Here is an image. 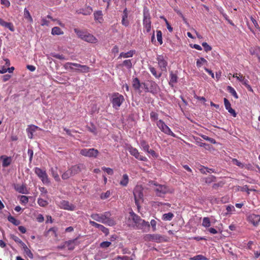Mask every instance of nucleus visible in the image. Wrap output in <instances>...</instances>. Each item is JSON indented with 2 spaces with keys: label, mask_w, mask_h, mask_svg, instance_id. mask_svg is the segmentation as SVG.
Listing matches in <instances>:
<instances>
[{
  "label": "nucleus",
  "mask_w": 260,
  "mask_h": 260,
  "mask_svg": "<svg viewBox=\"0 0 260 260\" xmlns=\"http://www.w3.org/2000/svg\"><path fill=\"white\" fill-rule=\"evenodd\" d=\"M157 127L161 132L165 134L175 137V134L171 130V129L165 124L162 120H159L156 122Z\"/></svg>",
  "instance_id": "nucleus-5"
},
{
  "label": "nucleus",
  "mask_w": 260,
  "mask_h": 260,
  "mask_svg": "<svg viewBox=\"0 0 260 260\" xmlns=\"http://www.w3.org/2000/svg\"><path fill=\"white\" fill-rule=\"evenodd\" d=\"M75 68V71L80 73H88L89 72L90 68L86 65H81L77 63L72 64Z\"/></svg>",
  "instance_id": "nucleus-13"
},
{
  "label": "nucleus",
  "mask_w": 260,
  "mask_h": 260,
  "mask_svg": "<svg viewBox=\"0 0 260 260\" xmlns=\"http://www.w3.org/2000/svg\"><path fill=\"white\" fill-rule=\"evenodd\" d=\"M207 258L205 256H203V255H197L193 257H191L190 258V260H206Z\"/></svg>",
  "instance_id": "nucleus-50"
},
{
  "label": "nucleus",
  "mask_w": 260,
  "mask_h": 260,
  "mask_svg": "<svg viewBox=\"0 0 260 260\" xmlns=\"http://www.w3.org/2000/svg\"><path fill=\"white\" fill-rule=\"evenodd\" d=\"M57 167L51 168L50 169V171L51 172V174H52V176L53 177V178H54L55 181H59L60 179L59 176L57 173Z\"/></svg>",
  "instance_id": "nucleus-25"
},
{
  "label": "nucleus",
  "mask_w": 260,
  "mask_h": 260,
  "mask_svg": "<svg viewBox=\"0 0 260 260\" xmlns=\"http://www.w3.org/2000/svg\"><path fill=\"white\" fill-rule=\"evenodd\" d=\"M140 146L142 149L145 152L148 151L149 149V144L145 140H144L140 141Z\"/></svg>",
  "instance_id": "nucleus-27"
},
{
  "label": "nucleus",
  "mask_w": 260,
  "mask_h": 260,
  "mask_svg": "<svg viewBox=\"0 0 260 260\" xmlns=\"http://www.w3.org/2000/svg\"><path fill=\"white\" fill-rule=\"evenodd\" d=\"M15 189L19 193H21L22 194L27 193L26 188L23 185L17 186V187H15Z\"/></svg>",
  "instance_id": "nucleus-35"
},
{
  "label": "nucleus",
  "mask_w": 260,
  "mask_h": 260,
  "mask_svg": "<svg viewBox=\"0 0 260 260\" xmlns=\"http://www.w3.org/2000/svg\"><path fill=\"white\" fill-rule=\"evenodd\" d=\"M124 101L123 96L117 92L113 93L111 96L112 106L116 110L119 109Z\"/></svg>",
  "instance_id": "nucleus-4"
},
{
  "label": "nucleus",
  "mask_w": 260,
  "mask_h": 260,
  "mask_svg": "<svg viewBox=\"0 0 260 260\" xmlns=\"http://www.w3.org/2000/svg\"><path fill=\"white\" fill-rule=\"evenodd\" d=\"M174 216V215L171 212H169L168 213L164 214L162 215V219L165 220H170L172 219L173 217Z\"/></svg>",
  "instance_id": "nucleus-45"
},
{
  "label": "nucleus",
  "mask_w": 260,
  "mask_h": 260,
  "mask_svg": "<svg viewBox=\"0 0 260 260\" xmlns=\"http://www.w3.org/2000/svg\"><path fill=\"white\" fill-rule=\"evenodd\" d=\"M224 104L226 110L228 111V112L234 117H236L237 116V113L232 108L231 104L229 100L224 98Z\"/></svg>",
  "instance_id": "nucleus-17"
},
{
  "label": "nucleus",
  "mask_w": 260,
  "mask_h": 260,
  "mask_svg": "<svg viewBox=\"0 0 260 260\" xmlns=\"http://www.w3.org/2000/svg\"><path fill=\"white\" fill-rule=\"evenodd\" d=\"M248 219L254 226H257L258 222H260V215L252 214L249 216Z\"/></svg>",
  "instance_id": "nucleus-18"
},
{
  "label": "nucleus",
  "mask_w": 260,
  "mask_h": 260,
  "mask_svg": "<svg viewBox=\"0 0 260 260\" xmlns=\"http://www.w3.org/2000/svg\"><path fill=\"white\" fill-rule=\"evenodd\" d=\"M149 92L153 94L157 92L159 88L155 82L153 81H149Z\"/></svg>",
  "instance_id": "nucleus-21"
},
{
  "label": "nucleus",
  "mask_w": 260,
  "mask_h": 260,
  "mask_svg": "<svg viewBox=\"0 0 260 260\" xmlns=\"http://www.w3.org/2000/svg\"><path fill=\"white\" fill-rule=\"evenodd\" d=\"M101 216L103 217V223L110 226L114 225L115 221L111 218V213L109 212H106L103 214H101Z\"/></svg>",
  "instance_id": "nucleus-12"
},
{
  "label": "nucleus",
  "mask_w": 260,
  "mask_h": 260,
  "mask_svg": "<svg viewBox=\"0 0 260 260\" xmlns=\"http://www.w3.org/2000/svg\"><path fill=\"white\" fill-rule=\"evenodd\" d=\"M51 34L53 35H60L63 34V32L60 27L55 26L52 28Z\"/></svg>",
  "instance_id": "nucleus-28"
},
{
  "label": "nucleus",
  "mask_w": 260,
  "mask_h": 260,
  "mask_svg": "<svg viewBox=\"0 0 260 260\" xmlns=\"http://www.w3.org/2000/svg\"><path fill=\"white\" fill-rule=\"evenodd\" d=\"M72 64H74V62H68L64 64L63 67L67 70L75 71V68Z\"/></svg>",
  "instance_id": "nucleus-38"
},
{
  "label": "nucleus",
  "mask_w": 260,
  "mask_h": 260,
  "mask_svg": "<svg viewBox=\"0 0 260 260\" xmlns=\"http://www.w3.org/2000/svg\"><path fill=\"white\" fill-rule=\"evenodd\" d=\"M111 244V243L109 241H104L102 242L100 244V246L102 248H107Z\"/></svg>",
  "instance_id": "nucleus-62"
},
{
  "label": "nucleus",
  "mask_w": 260,
  "mask_h": 260,
  "mask_svg": "<svg viewBox=\"0 0 260 260\" xmlns=\"http://www.w3.org/2000/svg\"><path fill=\"white\" fill-rule=\"evenodd\" d=\"M99 152L94 148H84L80 150V154L86 157L95 158L98 156Z\"/></svg>",
  "instance_id": "nucleus-7"
},
{
  "label": "nucleus",
  "mask_w": 260,
  "mask_h": 260,
  "mask_svg": "<svg viewBox=\"0 0 260 260\" xmlns=\"http://www.w3.org/2000/svg\"><path fill=\"white\" fill-rule=\"evenodd\" d=\"M24 18L27 19L30 23L32 22V18L31 16L29 11L26 8H25L24 10Z\"/></svg>",
  "instance_id": "nucleus-34"
},
{
  "label": "nucleus",
  "mask_w": 260,
  "mask_h": 260,
  "mask_svg": "<svg viewBox=\"0 0 260 260\" xmlns=\"http://www.w3.org/2000/svg\"><path fill=\"white\" fill-rule=\"evenodd\" d=\"M38 129L41 130L40 127L36 125L33 124L29 125L27 128L26 129L28 137L30 139H32L34 133H35Z\"/></svg>",
  "instance_id": "nucleus-14"
},
{
  "label": "nucleus",
  "mask_w": 260,
  "mask_h": 260,
  "mask_svg": "<svg viewBox=\"0 0 260 260\" xmlns=\"http://www.w3.org/2000/svg\"><path fill=\"white\" fill-rule=\"evenodd\" d=\"M202 137L206 141H208L210 142H211V143H213V144H215L216 143V141L215 140L212 138H210L207 136H205V135H202Z\"/></svg>",
  "instance_id": "nucleus-57"
},
{
  "label": "nucleus",
  "mask_w": 260,
  "mask_h": 260,
  "mask_svg": "<svg viewBox=\"0 0 260 260\" xmlns=\"http://www.w3.org/2000/svg\"><path fill=\"white\" fill-rule=\"evenodd\" d=\"M91 217L93 219L98 222L103 223V217H102L101 214H93L91 215Z\"/></svg>",
  "instance_id": "nucleus-42"
},
{
  "label": "nucleus",
  "mask_w": 260,
  "mask_h": 260,
  "mask_svg": "<svg viewBox=\"0 0 260 260\" xmlns=\"http://www.w3.org/2000/svg\"><path fill=\"white\" fill-rule=\"evenodd\" d=\"M147 153L150 154L153 157L157 158L158 156V155L153 150L148 149V151L146 152Z\"/></svg>",
  "instance_id": "nucleus-61"
},
{
  "label": "nucleus",
  "mask_w": 260,
  "mask_h": 260,
  "mask_svg": "<svg viewBox=\"0 0 260 260\" xmlns=\"http://www.w3.org/2000/svg\"><path fill=\"white\" fill-rule=\"evenodd\" d=\"M167 58L162 55H158L156 57V60L158 62V67L161 72L167 71L168 66Z\"/></svg>",
  "instance_id": "nucleus-10"
},
{
  "label": "nucleus",
  "mask_w": 260,
  "mask_h": 260,
  "mask_svg": "<svg viewBox=\"0 0 260 260\" xmlns=\"http://www.w3.org/2000/svg\"><path fill=\"white\" fill-rule=\"evenodd\" d=\"M102 169L105 171L108 175H112L113 174V171L112 169L110 168L103 167Z\"/></svg>",
  "instance_id": "nucleus-58"
},
{
  "label": "nucleus",
  "mask_w": 260,
  "mask_h": 260,
  "mask_svg": "<svg viewBox=\"0 0 260 260\" xmlns=\"http://www.w3.org/2000/svg\"><path fill=\"white\" fill-rule=\"evenodd\" d=\"M234 164L237 165L241 168H244V164L239 161L238 159L234 158L232 160Z\"/></svg>",
  "instance_id": "nucleus-53"
},
{
  "label": "nucleus",
  "mask_w": 260,
  "mask_h": 260,
  "mask_svg": "<svg viewBox=\"0 0 260 260\" xmlns=\"http://www.w3.org/2000/svg\"><path fill=\"white\" fill-rule=\"evenodd\" d=\"M202 225L205 228H209L211 225V221L209 217L203 218Z\"/></svg>",
  "instance_id": "nucleus-41"
},
{
  "label": "nucleus",
  "mask_w": 260,
  "mask_h": 260,
  "mask_svg": "<svg viewBox=\"0 0 260 260\" xmlns=\"http://www.w3.org/2000/svg\"><path fill=\"white\" fill-rule=\"evenodd\" d=\"M84 168V165L82 164H79L78 165H74L72 166L70 169V171L72 176H74L76 174L80 173L82 169Z\"/></svg>",
  "instance_id": "nucleus-16"
},
{
  "label": "nucleus",
  "mask_w": 260,
  "mask_h": 260,
  "mask_svg": "<svg viewBox=\"0 0 260 260\" xmlns=\"http://www.w3.org/2000/svg\"><path fill=\"white\" fill-rule=\"evenodd\" d=\"M207 61L203 57H201L197 61V66L198 68L201 67L204 64H207Z\"/></svg>",
  "instance_id": "nucleus-44"
},
{
  "label": "nucleus",
  "mask_w": 260,
  "mask_h": 260,
  "mask_svg": "<svg viewBox=\"0 0 260 260\" xmlns=\"http://www.w3.org/2000/svg\"><path fill=\"white\" fill-rule=\"evenodd\" d=\"M129 182V177L126 174L122 175V179L120 180L119 184L122 186H126Z\"/></svg>",
  "instance_id": "nucleus-24"
},
{
  "label": "nucleus",
  "mask_w": 260,
  "mask_h": 260,
  "mask_svg": "<svg viewBox=\"0 0 260 260\" xmlns=\"http://www.w3.org/2000/svg\"><path fill=\"white\" fill-rule=\"evenodd\" d=\"M11 238L12 239H13L14 241H15L16 242L18 243H22V241L16 236H15L14 235H11Z\"/></svg>",
  "instance_id": "nucleus-64"
},
{
  "label": "nucleus",
  "mask_w": 260,
  "mask_h": 260,
  "mask_svg": "<svg viewBox=\"0 0 260 260\" xmlns=\"http://www.w3.org/2000/svg\"><path fill=\"white\" fill-rule=\"evenodd\" d=\"M83 40L91 43H94L96 42V39L92 35L88 32L86 33Z\"/></svg>",
  "instance_id": "nucleus-23"
},
{
  "label": "nucleus",
  "mask_w": 260,
  "mask_h": 260,
  "mask_svg": "<svg viewBox=\"0 0 260 260\" xmlns=\"http://www.w3.org/2000/svg\"><path fill=\"white\" fill-rule=\"evenodd\" d=\"M178 81V76L176 73H174L172 71L170 72V81L169 85L171 87H174V84Z\"/></svg>",
  "instance_id": "nucleus-19"
},
{
  "label": "nucleus",
  "mask_w": 260,
  "mask_h": 260,
  "mask_svg": "<svg viewBox=\"0 0 260 260\" xmlns=\"http://www.w3.org/2000/svg\"><path fill=\"white\" fill-rule=\"evenodd\" d=\"M133 194L135 199V202L138 210L141 206L140 204L144 200L143 188L141 185H137L134 189Z\"/></svg>",
  "instance_id": "nucleus-2"
},
{
  "label": "nucleus",
  "mask_w": 260,
  "mask_h": 260,
  "mask_svg": "<svg viewBox=\"0 0 260 260\" xmlns=\"http://www.w3.org/2000/svg\"><path fill=\"white\" fill-rule=\"evenodd\" d=\"M150 117L152 121H156L158 119V115L157 113L152 111L150 114Z\"/></svg>",
  "instance_id": "nucleus-51"
},
{
  "label": "nucleus",
  "mask_w": 260,
  "mask_h": 260,
  "mask_svg": "<svg viewBox=\"0 0 260 260\" xmlns=\"http://www.w3.org/2000/svg\"><path fill=\"white\" fill-rule=\"evenodd\" d=\"M154 185L156 186L154 190L156 196L158 197H163L169 191V189L166 185L157 184L156 183H154Z\"/></svg>",
  "instance_id": "nucleus-11"
},
{
  "label": "nucleus",
  "mask_w": 260,
  "mask_h": 260,
  "mask_svg": "<svg viewBox=\"0 0 260 260\" xmlns=\"http://www.w3.org/2000/svg\"><path fill=\"white\" fill-rule=\"evenodd\" d=\"M128 221H132V225L137 228H149L150 224L148 222L145 221L141 219L140 216L135 213L133 211L129 212Z\"/></svg>",
  "instance_id": "nucleus-1"
},
{
  "label": "nucleus",
  "mask_w": 260,
  "mask_h": 260,
  "mask_svg": "<svg viewBox=\"0 0 260 260\" xmlns=\"http://www.w3.org/2000/svg\"><path fill=\"white\" fill-rule=\"evenodd\" d=\"M8 220L9 222L13 223L15 226H18L20 224V221L15 218L14 217L10 215L8 217Z\"/></svg>",
  "instance_id": "nucleus-36"
},
{
  "label": "nucleus",
  "mask_w": 260,
  "mask_h": 260,
  "mask_svg": "<svg viewBox=\"0 0 260 260\" xmlns=\"http://www.w3.org/2000/svg\"><path fill=\"white\" fill-rule=\"evenodd\" d=\"M200 171L202 173L204 174H205L206 173H216L214 169L205 167L204 166L202 167V168L200 169Z\"/></svg>",
  "instance_id": "nucleus-39"
},
{
  "label": "nucleus",
  "mask_w": 260,
  "mask_h": 260,
  "mask_svg": "<svg viewBox=\"0 0 260 260\" xmlns=\"http://www.w3.org/2000/svg\"><path fill=\"white\" fill-rule=\"evenodd\" d=\"M73 176L70 170L69 169L66 172L63 173L61 175V178L63 180H66L69 178L70 177Z\"/></svg>",
  "instance_id": "nucleus-48"
},
{
  "label": "nucleus",
  "mask_w": 260,
  "mask_h": 260,
  "mask_svg": "<svg viewBox=\"0 0 260 260\" xmlns=\"http://www.w3.org/2000/svg\"><path fill=\"white\" fill-rule=\"evenodd\" d=\"M118 68H123L125 67L127 70H131L133 67V63L131 59H126L123 61L121 63L117 64Z\"/></svg>",
  "instance_id": "nucleus-20"
},
{
  "label": "nucleus",
  "mask_w": 260,
  "mask_h": 260,
  "mask_svg": "<svg viewBox=\"0 0 260 260\" xmlns=\"http://www.w3.org/2000/svg\"><path fill=\"white\" fill-rule=\"evenodd\" d=\"M143 13V25L144 28L146 29L147 32H149L151 28V16L149 13V10L147 7H144Z\"/></svg>",
  "instance_id": "nucleus-3"
},
{
  "label": "nucleus",
  "mask_w": 260,
  "mask_h": 260,
  "mask_svg": "<svg viewBox=\"0 0 260 260\" xmlns=\"http://www.w3.org/2000/svg\"><path fill=\"white\" fill-rule=\"evenodd\" d=\"M1 158H3V167H7L9 166L11 162V157H5L4 156H2Z\"/></svg>",
  "instance_id": "nucleus-30"
},
{
  "label": "nucleus",
  "mask_w": 260,
  "mask_h": 260,
  "mask_svg": "<svg viewBox=\"0 0 260 260\" xmlns=\"http://www.w3.org/2000/svg\"><path fill=\"white\" fill-rule=\"evenodd\" d=\"M135 50H130L127 52H121L118 57V59L121 58H129L132 57L135 54Z\"/></svg>",
  "instance_id": "nucleus-22"
},
{
  "label": "nucleus",
  "mask_w": 260,
  "mask_h": 260,
  "mask_svg": "<svg viewBox=\"0 0 260 260\" xmlns=\"http://www.w3.org/2000/svg\"><path fill=\"white\" fill-rule=\"evenodd\" d=\"M117 260H133V258L128 256H117L116 257Z\"/></svg>",
  "instance_id": "nucleus-55"
},
{
  "label": "nucleus",
  "mask_w": 260,
  "mask_h": 260,
  "mask_svg": "<svg viewBox=\"0 0 260 260\" xmlns=\"http://www.w3.org/2000/svg\"><path fill=\"white\" fill-rule=\"evenodd\" d=\"M209 232L212 234H215L217 233H220L221 235H223L224 237H226L227 235L225 233H222L224 232L222 230H221L220 229H208Z\"/></svg>",
  "instance_id": "nucleus-29"
},
{
  "label": "nucleus",
  "mask_w": 260,
  "mask_h": 260,
  "mask_svg": "<svg viewBox=\"0 0 260 260\" xmlns=\"http://www.w3.org/2000/svg\"><path fill=\"white\" fill-rule=\"evenodd\" d=\"M28 155H29V161L30 162H31L32 160L33 155H34V151L32 149L29 148L27 151Z\"/></svg>",
  "instance_id": "nucleus-60"
},
{
  "label": "nucleus",
  "mask_w": 260,
  "mask_h": 260,
  "mask_svg": "<svg viewBox=\"0 0 260 260\" xmlns=\"http://www.w3.org/2000/svg\"><path fill=\"white\" fill-rule=\"evenodd\" d=\"M74 32L77 34L78 37H79L82 40H83V39L85 38V36L87 32L86 31H82L77 28L74 29Z\"/></svg>",
  "instance_id": "nucleus-31"
},
{
  "label": "nucleus",
  "mask_w": 260,
  "mask_h": 260,
  "mask_svg": "<svg viewBox=\"0 0 260 260\" xmlns=\"http://www.w3.org/2000/svg\"><path fill=\"white\" fill-rule=\"evenodd\" d=\"M92 9L91 8V7H88L85 10H84V9L80 10L79 13L82 14L84 15H88L90 14L92 12Z\"/></svg>",
  "instance_id": "nucleus-37"
},
{
  "label": "nucleus",
  "mask_w": 260,
  "mask_h": 260,
  "mask_svg": "<svg viewBox=\"0 0 260 260\" xmlns=\"http://www.w3.org/2000/svg\"><path fill=\"white\" fill-rule=\"evenodd\" d=\"M5 27L8 28L11 31H14L15 30L13 24L11 22H8Z\"/></svg>",
  "instance_id": "nucleus-63"
},
{
  "label": "nucleus",
  "mask_w": 260,
  "mask_h": 260,
  "mask_svg": "<svg viewBox=\"0 0 260 260\" xmlns=\"http://www.w3.org/2000/svg\"><path fill=\"white\" fill-rule=\"evenodd\" d=\"M87 128L89 132L93 134L96 135L97 134L96 128L93 124L91 123L90 125L88 126Z\"/></svg>",
  "instance_id": "nucleus-49"
},
{
  "label": "nucleus",
  "mask_w": 260,
  "mask_h": 260,
  "mask_svg": "<svg viewBox=\"0 0 260 260\" xmlns=\"http://www.w3.org/2000/svg\"><path fill=\"white\" fill-rule=\"evenodd\" d=\"M20 201L21 203L26 204L28 202V198L25 196H21Z\"/></svg>",
  "instance_id": "nucleus-54"
},
{
  "label": "nucleus",
  "mask_w": 260,
  "mask_h": 260,
  "mask_svg": "<svg viewBox=\"0 0 260 260\" xmlns=\"http://www.w3.org/2000/svg\"><path fill=\"white\" fill-rule=\"evenodd\" d=\"M110 196V191L109 190L107 191L105 193H102L101 195V198L102 199H106L109 198Z\"/></svg>",
  "instance_id": "nucleus-59"
},
{
  "label": "nucleus",
  "mask_w": 260,
  "mask_h": 260,
  "mask_svg": "<svg viewBox=\"0 0 260 260\" xmlns=\"http://www.w3.org/2000/svg\"><path fill=\"white\" fill-rule=\"evenodd\" d=\"M60 207L63 209L70 211H73L75 209V206L73 204H70L69 202L65 200L60 202Z\"/></svg>",
  "instance_id": "nucleus-15"
},
{
  "label": "nucleus",
  "mask_w": 260,
  "mask_h": 260,
  "mask_svg": "<svg viewBox=\"0 0 260 260\" xmlns=\"http://www.w3.org/2000/svg\"><path fill=\"white\" fill-rule=\"evenodd\" d=\"M128 16L126 15H122V20H121V24L127 27L129 25V21L127 20Z\"/></svg>",
  "instance_id": "nucleus-43"
},
{
  "label": "nucleus",
  "mask_w": 260,
  "mask_h": 260,
  "mask_svg": "<svg viewBox=\"0 0 260 260\" xmlns=\"http://www.w3.org/2000/svg\"><path fill=\"white\" fill-rule=\"evenodd\" d=\"M227 90L236 99H238V95L235 89L231 86H227Z\"/></svg>",
  "instance_id": "nucleus-33"
},
{
  "label": "nucleus",
  "mask_w": 260,
  "mask_h": 260,
  "mask_svg": "<svg viewBox=\"0 0 260 260\" xmlns=\"http://www.w3.org/2000/svg\"><path fill=\"white\" fill-rule=\"evenodd\" d=\"M133 87L136 90H139L141 86V83H140L138 78H135L133 80Z\"/></svg>",
  "instance_id": "nucleus-26"
},
{
  "label": "nucleus",
  "mask_w": 260,
  "mask_h": 260,
  "mask_svg": "<svg viewBox=\"0 0 260 260\" xmlns=\"http://www.w3.org/2000/svg\"><path fill=\"white\" fill-rule=\"evenodd\" d=\"M38 203L41 207H45L48 204V202L46 200L41 198L38 199Z\"/></svg>",
  "instance_id": "nucleus-52"
},
{
  "label": "nucleus",
  "mask_w": 260,
  "mask_h": 260,
  "mask_svg": "<svg viewBox=\"0 0 260 260\" xmlns=\"http://www.w3.org/2000/svg\"><path fill=\"white\" fill-rule=\"evenodd\" d=\"M150 72L151 73V74L156 78H159L161 75V73H157L156 72V69L152 67H149V68Z\"/></svg>",
  "instance_id": "nucleus-32"
},
{
  "label": "nucleus",
  "mask_w": 260,
  "mask_h": 260,
  "mask_svg": "<svg viewBox=\"0 0 260 260\" xmlns=\"http://www.w3.org/2000/svg\"><path fill=\"white\" fill-rule=\"evenodd\" d=\"M156 37L157 40L160 45H161L163 43L162 38V32L159 30H156Z\"/></svg>",
  "instance_id": "nucleus-47"
},
{
  "label": "nucleus",
  "mask_w": 260,
  "mask_h": 260,
  "mask_svg": "<svg viewBox=\"0 0 260 260\" xmlns=\"http://www.w3.org/2000/svg\"><path fill=\"white\" fill-rule=\"evenodd\" d=\"M144 239L146 241H152L160 243L166 241L164 236L158 234H147L144 236Z\"/></svg>",
  "instance_id": "nucleus-6"
},
{
  "label": "nucleus",
  "mask_w": 260,
  "mask_h": 260,
  "mask_svg": "<svg viewBox=\"0 0 260 260\" xmlns=\"http://www.w3.org/2000/svg\"><path fill=\"white\" fill-rule=\"evenodd\" d=\"M216 177L214 176L210 175L205 179V182L207 184H210L211 183L215 181Z\"/></svg>",
  "instance_id": "nucleus-46"
},
{
  "label": "nucleus",
  "mask_w": 260,
  "mask_h": 260,
  "mask_svg": "<svg viewBox=\"0 0 260 260\" xmlns=\"http://www.w3.org/2000/svg\"><path fill=\"white\" fill-rule=\"evenodd\" d=\"M102 12L101 11H98L94 13V19L96 20H98L99 22H101V20H103L102 18Z\"/></svg>",
  "instance_id": "nucleus-40"
},
{
  "label": "nucleus",
  "mask_w": 260,
  "mask_h": 260,
  "mask_svg": "<svg viewBox=\"0 0 260 260\" xmlns=\"http://www.w3.org/2000/svg\"><path fill=\"white\" fill-rule=\"evenodd\" d=\"M34 171L43 183L48 184L49 183L48 175L45 171H44L39 168L36 167L34 169Z\"/></svg>",
  "instance_id": "nucleus-8"
},
{
  "label": "nucleus",
  "mask_w": 260,
  "mask_h": 260,
  "mask_svg": "<svg viewBox=\"0 0 260 260\" xmlns=\"http://www.w3.org/2000/svg\"><path fill=\"white\" fill-rule=\"evenodd\" d=\"M202 45L206 52H208L211 50L212 47L209 46L206 42H203Z\"/></svg>",
  "instance_id": "nucleus-56"
},
{
  "label": "nucleus",
  "mask_w": 260,
  "mask_h": 260,
  "mask_svg": "<svg viewBox=\"0 0 260 260\" xmlns=\"http://www.w3.org/2000/svg\"><path fill=\"white\" fill-rule=\"evenodd\" d=\"M127 149L129 152V153L132 155L134 156L136 159H139L141 161H147V158L146 157L141 155L139 152L138 149H136V148H134L130 145L127 147Z\"/></svg>",
  "instance_id": "nucleus-9"
}]
</instances>
